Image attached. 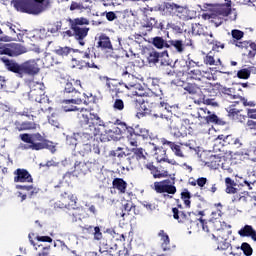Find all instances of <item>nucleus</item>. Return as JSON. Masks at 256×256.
Returning <instances> with one entry per match:
<instances>
[{
	"label": "nucleus",
	"instance_id": "774afa93",
	"mask_svg": "<svg viewBox=\"0 0 256 256\" xmlns=\"http://www.w3.org/2000/svg\"><path fill=\"white\" fill-rule=\"evenodd\" d=\"M246 111L249 119H256V108H248Z\"/></svg>",
	"mask_w": 256,
	"mask_h": 256
},
{
	"label": "nucleus",
	"instance_id": "e2e57ef3",
	"mask_svg": "<svg viewBox=\"0 0 256 256\" xmlns=\"http://www.w3.org/2000/svg\"><path fill=\"white\" fill-rule=\"evenodd\" d=\"M246 131H249L251 135H256V121L248 120L246 123Z\"/></svg>",
	"mask_w": 256,
	"mask_h": 256
},
{
	"label": "nucleus",
	"instance_id": "a211bd4d",
	"mask_svg": "<svg viewBox=\"0 0 256 256\" xmlns=\"http://www.w3.org/2000/svg\"><path fill=\"white\" fill-rule=\"evenodd\" d=\"M96 47L97 49H100V51H103V53H113V51H115L113 43H111V38L105 33L100 34L98 37Z\"/></svg>",
	"mask_w": 256,
	"mask_h": 256
},
{
	"label": "nucleus",
	"instance_id": "e433bc0d",
	"mask_svg": "<svg viewBox=\"0 0 256 256\" xmlns=\"http://www.w3.org/2000/svg\"><path fill=\"white\" fill-rule=\"evenodd\" d=\"M161 143L162 145H167L168 147H170L176 157H185V155H183V151H181V146L175 144V142L169 141L165 138H161Z\"/></svg>",
	"mask_w": 256,
	"mask_h": 256
},
{
	"label": "nucleus",
	"instance_id": "f03ea898",
	"mask_svg": "<svg viewBox=\"0 0 256 256\" xmlns=\"http://www.w3.org/2000/svg\"><path fill=\"white\" fill-rule=\"evenodd\" d=\"M1 61L4 63L8 71H11V73H16V75L20 78L25 77V75H29V77H35V75H39V71H41L37 60L35 59L27 60L22 64H19L5 57H2Z\"/></svg>",
	"mask_w": 256,
	"mask_h": 256
},
{
	"label": "nucleus",
	"instance_id": "ddd939ff",
	"mask_svg": "<svg viewBox=\"0 0 256 256\" xmlns=\"http://www.w3.org/2000/svg\"><path fill=\"white\" fill-rule=\"evenodd\" d=\"M27 53V48L20 43H8L0 46V55H8V57H19Z\"/></svg>",
	"mask_w": 256,
	"mask_h": 256
},
{
	"label": "nucleus",
	"instance_id": "cd10ccee",
	"mask_svg": "<svg viewBox=\"0 0 256 256\" xmlns=\"http://www.w3.org/2000/svg\"><path fill=\"white\" fill-rule=\"evenodd\" d=\"M144 167L150 171V173H151V175H153L154 179H163L164 177L169 176L168 171L161 172L159 170V168H157L155 165H153V162H148L147 164L144 165Z\"/></svg>",
	"mask_w": 256,
	"mask_h": 256
},
{
	"label": "nucleus",
	"instance_id": "3c124183",
	"mask_svg": "<svg viewBox=\"0 0 256 256\" xmlns=\"http://www.w3.org/2000/svg\"><path fill=\"white\" fill-rule=\"evenodd\" d=\"M218 15H221L222 17H229L231 15V4L226 3L218 7L217 9Z\"/></svg>",
	"mask_w": 256,
	"mask_h": 256
},
{
	"label": "nucleus",
	"instance_id": "7c9ffc66",
	"mask_svg": "<svg viewBox=\"0 0 256 256\" xmlns=\"http://www.w3.org/2000/svg\"><path fill=\"white\" fill-rule=\"evenodd\" d=\"M158 237H160L161 249L163 251H171V239L169 238V234L166 233L165 230H160Z\"/></svg>",
	"mask_w": 256,
	"mask_h": 256
},
{
	"label": "nucleus",
	"instance_id": "13d9d810",
	"mask_svg": "<svg viewBox=\"0 0 256 256\" xmlns=\"http://www.w3.org/2000/svg\"><path fill=\"white\" fill-rule=\"evenodd\" d=\"M247 194H245V192H239V190L237 191V193H234L233 197H232V203H239L240 201H243L244 203L247 202Z\"/></svg>",
	"mask_w": 256,
	"mask_h": 256
},
{
	"label": "nucleus",
	"instance_id": "69168bd1",
	"mask_svg": "<svg viewBox=\"0 0 256 256\" xmlns=\"http://www.w3.org/2000/svg\"><path fill=\"white\" fill-rule=\"evenodd\" d=\"M83 9H85L83 3L72 1L70 5V11H83Z\"/></svg>",
	"mask_w": 256,
	"mask_h": 256
},
{
	"label": "nucleus",
	"instance_id": "8fccbe9b",
	"mask_svg": "<svg viewBox=\"0 0 256 256\" xmlns=\"http://www.w3.org/2000/svg\"><path fill=\"white\" fill-rule=\"evenodd\" d=\"M180 197H181L185 207L187 209H189L191 207V192H189L188 189H184L181 192Z\"/></svg>",
	"mask_w": 256,
	"mask_h": 256
},
{
	"label": "nucleus",
	"instance_id": "2f4dec72",
	"mask_svg": "<svg viewBox=\"0 0 256 256\" xmlns=\"http://www.w3.org/2000/svg\"><path fill=\"white\" fill-rule=\"evenodd\" d=\"M135 206L133 205V202L126 201L124 204H122L121 209H119L116 212L117 217H122L125 221V217H129V212L134 209Z\"/></svg>",
	"mask_w": 256,
	"mask_h": 256
},
{
	"label": "nucleus",
	"instance_id": "680f3d73",
	"mask_svg": "<svg viewBox=\"0 0 256 256\" xmlns=\"http://www.w3.org/2000/svg\"><path fill=\"white\" fill-rule=\"evenodd\" d=\"M161 57V55L159 54V52L157 51H152L149 53L147 59H148V63H159V58Z\"/></svg>",
	"mask_w": 256,
	"mask_h": 256
},
{
	"label": "nucleus",
	"instance_id": "37998d69",
	"mask_svg": "<svg viewBox=\"0 0 256 256\" xmlns=\"http://www.w3.org/2000/svg\"><path fill=\"white\" fill-rule=\"evenodd\" d=\"M225 145H230L231 147H233V149H240V147H243V143L241 142V139L231 134L226 136Z\"/></svg>",
	"mask_w": 256,
	"mask_h": 256
},
{
	"label": "nucleus",
	"instance_id": "49530a36",
	"mask_svg": "<svg viewBox=\"0 0 256 256\" xmlns=\"http://www.w3.org/2000/svg\"><path fill=\"white\" fill-rule=\"evenodd\" d=\"M188 75L190 79H194L195 81H199V83H204L203 79H205V76L203 75V72L199 68L192 69L188 72Z\"/></svg>",
	"mask_w": 256,
	"mask_h": 256
},
{
	"label": "nucleus",
	"instance_id": "4d7b16f0",
	"mask_svg": "<svg viewBox=\"0 0 256 256\" xmlns=\"http://www.w3.org/2000/svg\"><path fill=\"white\" fill-rule=\"evenodd\" d=\"M89 123H94V125H99L100 127L105 126V122L101 120V117H99V114L97 113H90Z\"/></svg>",
	"mask_w": 256,
	"mask_h": 256
},
{
	"label": "nucleus",
	"instance_id": "473e14b6",
	"mask_svg": "<svg viewBox=\"0 0 256 256\" xmlns=\"http://www.w3.org/2000/svg\"><path fill=\"white\" fill-rule=\"evenodd\" d=\"M89 165H91V163L76 161L74 164V171L78 175H87V173H91Z\"/></svg>",
	"mask_w": 256,
	"mask_h": 256
},
{
	"label": "nucleus",
	"instance_id": "39448f33",
	"mask_svg": "<svg viewBox=\"0 0 256 256\" xmlns=\"http://www.w3.org/2000/svg\"><path fill=\"white\" fill-rule=\"evenodd\" d=\"M19 139H21L23 143L28 144L24 149H31L32 151H41L43 149L53 151V149H55V146H53L49 140L45 139L41 133L20 134Z\"/></svg>",
	"mask_w": 256,
	"mask_h": 256
},
{
	"label": "nucleus",
	"instance_id": "0e129e2a",
	"mask_svg": "<svg viewBox=\"0 0 256 256\" xmlns=\"http://www.w3.org/2000/svg\"><path fill=\"white\" fill-rule=\"evenodd\" d=\"M113 109L114 111H123V109H125V102L119 98L115 99L113 103Z\"/></svg>",
	"mask_w": 256,
	"mask_h": 256
},
{
	"label": "nucleus",
	"instance_id": "c85d7f7f",
	"mask_svg": "<svg viewBox=\"0 0 256 256\" xmlns=\"http://www.w3.org/2000/svg\"><path fill=\"white\" fill-rule=\"evenodd\" d=\"M245 46H239L238 49L246 51L248 59H254L256 55V43L251 40H244Z\"/></svg>",
	"mask_w": 256,
	"mask_h": 256
},
{
	"label": "nucleus",
	"instance_id": "de8ad7c7",
	"mask_svg": "<svg viewBox=\"0 0 256 256\" xmlns=\"http://www.w3.org/2000/svg\"><path fill=\"white\" fill-rule=\"evenodd\" d=\"M169 49L174 47L177 53H183L185 51V46H183V42L181 39H174L168 41Z\"/></svg>",
	"mask_w": 256,
	"mask_h": 256
},
{
	"label": "nucleus",
	"instance_id": "2eb2a0df",
	"mask_svg": "<svg viewBox=\"0 0 256 256\" xmlns=\"http://www.w3.org/2000/svg\"><path fill=\"white\" fill-rule=\"evenodd\" d=\"M154 191H156V193H167L168 195H175V193H177L175 178L154 182Z\"/></svg>",
	"mask_w": 256,
	"mask_h": 256
},
{
	"label": "nucleus",
	"instance_id": "423d86ee",
	"mask_svg": "<svg viewBox=\"0 0 256 256\" xmlns=\"http://www.w3.org/2000/svg\"><path fill=\"white\" fill-rule=\"evenodd\" d=\"M200 225L202 226L203 231L210 233V235H231L233 230H231V225L221 222L219 219L205 220L203 218H198Z\"/></svg>",
	"mask_w": 256,
	"mask_h": 256
},
{
	"label": "nucleus",
	"instance_id": "0eeeda50",
	"mask_svg": "<svg viewBox=\"0 0 256 256\" xmlns=\"http://www.w3.org/2000/svg\"><path fill=\"white\" fill-rule=\"evenodd\" d=\"M45 0H16L14 7L20 13H27L28 15H41L45 11Z\"/></svg>",
	"mask_w": 256,
	"mask_h": 256
},
{
	"label": "nucleus",
	"instance_id": "338daca9",
	"mask_svg": "<svg viewBox=\"0 0 256 256\" xmlns=\"http://www.w3.org/2000/svg\"><path fill=\"white\" fill-rule=\"evenodd\" d=\"M241 103L243 104L244 107H256V101L255 100H249L245 97L242 96L240 98Z\"/></svg>",
	"mask_w": 256,
	"mask_h": 256
},
{
	"label": "nucleus",
	"instance_id": "6e6552de",
	"mask_svg": "<svg viewBox=\"0 0 256 256\" xmlns=\"http://www.w3.org/2000/svg\"><path fill=\"white\" fill-rule=\"evenodd\" d=\"M191 125L188 118L182 119L179 116H170L168 127L174 137H186L187 128Z\"/></svg>",
	"mask_w": 256,
	"mask_h": 256
},
{
	"label": "nucleus",
	"instance_id": "6ab92c4d",
	"mask_svg": "<svg viewBox=\"0 0 256 256\" xmlns=\"http://www.w3.org/2000/svg\"><path fill=\"white\" fill-rule=\"evenodd\" d=\"M71 51H73V53H81L83 55V59H91V48L81 51L79 49H72L71 47L65 46L56 49L55 53L59 55V57H67Z\"/></svg>",
	"mask_w": 256,
	"mask_h": 256
},
{
	"label": "nucleus",
	"instance_id": "c9c22d12",
	"mask_svg": "<svg viewBox=\"0 0 256 256\" xmlns=\"http://www.w3.org/2000/svg\"><path fill=\"white\" fill-rule=\"evenodd\" d=\"M240 237H251L252 241H256V231L251 225H245L238 231Z\"/></svg>",
	"mask_w": 256,
	"mask_h": 256
},
{
	"label": "nucleus",
	"instance_id": "c756f323",
	"mask_svg": "<svg viewBox=\"0 0 256 256\" xmlns=\"http://www.w3.org/2000/svg\"><path fill=\"white\" fill-rule=\"evenodd\" d=\"M224 95H227L230 99H239L243 97V89L241 87L225 88Z\"/></svg>",
	"mask_w": 256,
	"mask_h": 256
},
{
	"label": "nucleus",
	"instance_id": "dca6fc26",
	"mask_svg": "<svg viewBox=\"0 0 256 256\" xmlns=\"http://www.w3.org/2000/svg\"><path fill=\"white\" fill-rule=\"evenodd\" d=\"M153 29H160V31H164L165 24L156 20L155 17L147 18L140 26V33H142L143 37H147V35H149Z\"/></svg>",
	"mask_w": 256,
	"mask_h": 256
},
{
	"label": "nucleus",
	"instance_id": "5701e85b",
	"mask_svg": "<svg viewBox=\"0 0 256 256\" xmlns=\"http://www.w3.org/2000/svg\"><path fill=\"white\" fill-rule=\"evenodd\" d=\"M147 157H149V154L147 151L141 147L139 148H132L131 153L129 154V157L127 160L131 164L132 161H145L147 160Z\"/></svg>",
	"mask_w": 256,
	"mask_h": 256
},
{
	"label": "nucleus",
	"instance_id": "1a4fd4ad",
	"mask_svg": "<svg viewBox=\"0 0 256 256\" xmlns=\"http://www.w3.org/2000/svg\"><path fill=\"white\" fill-rule=\"evenodd\" d=\"M68 97L70 98L62 101V103L64 104L63 109L66 112L77 111V106L73 105H81L82 103L84 105H89V100H87L85 93H81L77 89L74 92H72L71 95ZM71 103L73 105H71Z\"/></svg>",
	"mask_w": 256,
	"mask_h": 256
},
{
	"label": "nucleus",
	"instance_id": "f704fd0d",
	"mask_svg": "<svg viewBox=\"0 0 256 256\" xmlns=\"http://www.w3.org/2000/svg\"><path fill=\"white\" fill-rule=\"evenodd\" d=\"M207 85V82H199L198 84L195 83H188L185 87L184 90L187 91L190 95H197L203 87Z\"/></svg>",
	"mask_w": 256,
	"mask_h": 256
},
{
	"label": "nucleus",
	"instance_id": "4468645a",
	"mask_svg": "<svg viewBox=\"0 0 256 256\" xmlns=\"http://www.w3.org/2000/svg\"><path fill=\"white\" fill-rule=\"evenodd\" d=\"M129 134L127 136V140L131 147H137L139 143V137H142V139H149L151 135L149 134V130L145 128H128Z\"/></svg>",
	"mask_w": 256,
	"mask_h": 256
},
{
	"label": "nucleus",
	"instance_id": "9d476101",
	"mask_svg": "<svg viewBox=\"0 0 256 256\" xmlns=\"http://www.w3.org/2000/svg\"><path fill=\"white\" fill-rule=\"evenodd\" d=\"M171 109V105L165 101L159 102L156 106H153L152 110H149V108H144L142 114L148 115V113H152L153 117L156 119H166L169 123V111Z\"/></svg>",
	"mask_w": 256,
	"mask_h": 256
},
{
	"label": "nucleus",
	"instance_id": "052dcab7",
	"mask_svg": "<svg viewBox=\"0 0 256 256\" xmlns=\"http://www.w3.org/2000/svg\"><path fill=\"white\" fill-rule=\"evenodd\" d=\"M240 249H241V251H243L244 255H246V256L253 255V248L247 242L242 243Z\"/></svg>",
	"mask_w": 256,
	"mask_h": 256
},
{
	"label": "nucleus",
	"instance_id": "ea45409f",
	"mask_svg": "<svg viewBox=\"0 0 256 256\" xmlns=\"http://www.w3.org/2000/svg\"><path fill=\"white\" fill-rule=\"evenodd\" d=\"M16 189H19L20 191H28V197L30 199H33V197H35V195H37L39 191H41V189L35 187L34 185H16Z\"/></svg>",
	"mask_w": 256,
	"mask_h": 256
},
{
	"label": "nucleus",
	"instance_id": "f8f14e48",
	"mask_svg": "<svg viewBox=\"0 0 256 256\" xmlns=\"http://www.w3.org/2000/svg\"><path fill=\"white\" fill-rule=\"evenodd\" d=\"M172 216L175 221L187 226L193 225V223H197L199 221L195 212H184L179 210V208H172Z\"/></svg>",
	"mask_w": 256,
	"mask_h": 256
},
{
	"label": "nucleus",
	"instance_id": "603ef678",
	"mask_svg": "<svg viewBox=\"0 0 256 256\" xmlns=\"http://www.w3.org/2000/svg\"><path fill=\"white\" fill-rule=\"evenodd\" d=\"M158 11L165 16L171 15V13H173V4L164 3L158 7Z\"/></svg>",
	"mask_w": 256,
	"mask_h": 256
},
{
	"label": "nucleus",
	"instance_id": "72a5a7b5",
	"mask_svg": "<svg viewBox=\"0 0 256 256\" xmlns=\"http://www.w3.org/2000/svg\"><path fill=\"white\" fill-rule=\"evenodd\" d=\"M208 180L205 177H200L197 179V185L198 187H200V189L203 191H206L207 193H212L215 194L217 193V184H211L210 188H205V186L207 185Z\"/></svg>",
	"mask_w": 256,
	"mask_h": 256
},
{
	"label": "nucleus",
	"instance_id": "a19ab883",
	"mask_svg": "<svg viewBox=\"0 0 256 256\" xmlns=\"http://www.w3.org/2000/svg\"><path fill=\"white\" fill-rule=\"evenodd\" d=\"M84 230L87 233H92L94 237V241H101L103 239V232H101V228L99 226H85Z\"/></svg>",
	"mask_w": 256,
	"mask_h": 256
},
{
	"label": "nucleus",
	"instance_id": "4c0bfd02",
	"mask_svg": "<svg viewBox=\"0 0 256 256\" xmlns=\"http://www.w3.org/2000/svg\"><path fill=\"white\" fill-rule=\"evenodd\" d=\"M112 188L123 195L127 193V182L124 181L123 178H114L112 181Z\"/></svg>",
	"mask_w": 256,
	"mask_h": 256
},
{
	"label": "nucleus",
	"instance_id": "a18cd8bd",
	"mask_svg": "<svg viewBox=\"0 0 256 256\" xmlns=\"http://www.w3.org/2000/svg\"><path fill=\"white\" fill-rule=\"evenodd\" d=\"M204 64L205 65H210V66H217V65H221V59L217 58V60L215 59V53L214 52H209L208 54H206V56L204 57Z\"/></svg>",
	"mask_w": 256,
	"mask_h": 256
},
{
	"label": "nucleus",
	"instance_id": "864d4df0",
	"mask_svg": "<svg viewBox=\"0 0 256 256\" xmlns=\"http://www.w3.org/2000/svg\"><path fill=\"white\" fill-rule=\"evenodd\" d=\"M119 246H117V244H109V243H105L102 242L100 244V251H103V253H113L114 251H117Z\"/></svg>",
	"mask_w": 256,
	"mask_h": 256
},
{
	"label": "nucleus",
	"instance_id": "7ed1b4c3",
	"mask_svg": "<svg viewBox=\"0 0 256 256\" xmlns=\"http://www.w3.org/2000/svg\"><path fill=\"white\" fill-rule=\"evenodd\" d=\"M57 188L60 189L61 195L60 199L54 203V209H66L68 215L77 221L79 217L77 211H81V208L77 206V196L65 190V185L57 186Z\"/></svg>",
	"mask_w": 256,
	"mask_h": 256
},
{
	"label": "nucleus",
	"instance_id": "58836bf2",
	"mask_svg": "<svg viewBox=\"0 0 256 256\" xmlns=\"http://www.w3.org/2000/svg\"><path fill=\"white\" fill-rule=\"evenodd\" d=\"M76 87H81V80H73V82H67L64 87V96H71L72 93H74L77 90Z\"/></svg>",
	"mask_w": 256,
	"mask_h": 256
},
{
	"label": "nucleus",
	"instance_id": "f3484780",
	"mask_svg": "<svg viewBox=\"0 0 256 256\" xmlns=\"http://www.w3.org/2000/svg\"><path fill=\"white\" fill-rule=\"evenodd\" d=\"M28 85L30 87V97H32L36 103H41L42 97L45 95L43 83L31 80Z\"/></svg>",
	"mask_w": 256,
	"mask_h": 256
},
{
	"label": "nucleus",
	"instance_id": "f257e3e1",
	"mask_svg": "<svg viewBox=\"0 0 256 256\" xmlns=\"http://www.w3.org/2000/svg\"><path fill=\"white\" fill-rule=\"evenodd\" d=\"M70 29L62 32V36L74 37L75 41L80 45V47H85L87 45V37L91 28L87 27L90 25L91 21L86 17L77 18H67L66 19Z\"/></svg>",
	"mask_w": 256,
	"mask_h": 256
},
{
	"label": "nucleus",
	"instance_id": "aec40b11",
	"mask_svg": "<svg viewBox=\"0 0 256 256\" xmlns=\"http://www.w3.org/2000/svg\"><path fill=\"white\" fill-rule=\"evenodd\" d=\"M208 237L211 239V241H214L218 251H227V249L231 247V243L227 241V238H225V235L223 234H220V233L208 234Z\"/></svg>",
	"mask_w": 256,
	"mask_h": 256
},
{
	"label": "nucleus",
	"instance_id": "6e6d98bb",
	"mask_svg": "<svg viewBox=\"0 0 256 256\" xmlns=\"http://www.w3.org/2000/svg\"><path fill=\"white\" fill-rule=\"evenodd\" d=\"M122 77L124 79H127V77H135V66L134 65H128L121 71Z\"/></svg>",
	"mask_w": 256,
	"mask_h": 256
},
{
	"label": "nucleus",
	"instance_id": "20e7f679",
	"mask_svg": "<svg viewBox=\"0 0 256 256\" xmlns=\"http://www.w3.org/2000/svg\"><path fill=\"white\" fill-rule=\"evenodd\" d=\"M74 139L76 141V149H78V153L82 157H87L90 153L101 155L99 142L93 136H89V134L79 130L78 133H74Z\"/></svg>",
	"mask_w": 256,
	"mask_h": 256
},
{
	"label": "nucleus",
	"instance_id": "09e8293b",
	"mask_svg": "<svg viewBox=\"0 0 256 256\" xmlns=\"http://www.w3.org/2000/svg\"><path fill=\"white\" fill-rule=\"evenodd\" d=\"M126 153L125 150H123L122 147H118L115 150H112L109 152V157H111L112 159H119V161H121V159H123V157H126Z\"/></svg>",
	"mask_w": 256,
	"mask_h": 256
},
{
	"label": "nucleus",
	"instance_id": "bf43d9fd",
	"mask_svg": "<svg viewBox=\"0 0 256 256\" xmlns=\"http://www.w3.org/2000/svg\"><path fill=\"white\" fill-rule=\"evenodd\" d=\"M238 79H249L251 77V69L243 68L237 72Z\"/></svg>",
	"mask_w": 256,
	"mask_h": 256
},
{
	"label": "nucleus",
	"instance_id": "b1692460",
	"mask_svg": "<svg viewBox=\"0 0 256 256\" xmlns=\"http://www.w3.org/2000/svg\"><path fill=\"white\" fill-rule=\"evenodd\" d=\"M198 118L204 119L207 125L211 123H214L215 125H217V123H219V117L216 114H211V111H209L207 108L199 109Z\"/></svg>",
	"mask_w": 256,
	"mask_h": 256
},
{
	"label": "nucleus",
	"instance_id": "79ce46f5",
	"mask_svg": "<svg viewBox=\"0 0 256 256\" xmlns=\"http://www.w3.org/2000/svg\"><path fill=\"white\" fill-rule=\"evenodd\" d=\"M225 185H226L225 192L228 195L235 194L239 191V189L236 188L237 183L235 182V180L231 179V177L225 178Z\"/></svg>",
	"mask_w": 256,
	"mask_h": 256
},
{
	"label": "nucleus",
	"instance_id": "393cba45",
	"mask_svg": "<svg viewBox=\"0 0 256 256\" xmlns=\"http://www.w3.org/2000/svg\"><path fill=\"white\" fill-rule=\"evenodd\" d=\"M140 97H144L142 99V105H145V103H147V105H151L152 106V109L156 105H159V103H161V101H163L162 94H155L153 92H151L149 95H145V93L144 94H140Z\"/></svg>",
	"mask_w": 256,
	"mask_h": 256
},
{
	"label": "nucleus",
	"instance_id": "c03bdc74",
	"mask_svg": "<svg viewBox=\"0 0 256 256\" xmlns=\"http://www.w3.org/2000/svg\"><path fill=\"white\" fill-rule=\"evenodd\" d=\"M152 45H154L156 49H169V41L167 42L161 36L154 37L152 39Z\"/></svg>",
	"mask_w": 256,
	"mask_h": 256
},
{
	"label": "nucleus",
	"instance_id": "5fc2aeb1",
	"mask_svg": "<svg viewBox=\"0 0 256 256\" xmlns=\"http://www.w3.org/2000/svg\"><path fill=\"white\" fill-rule=\"evenodd\" d=\"M206 165L211 169H217L218 167H221V158L216 155L210 156V160L206 162Z\"/></svg>",
	"mask_w": 256,
	"mask_h": 256
},
{
	"label": "nucleus",
	"instance_id": "bb28decb",
	"mask_svg": "<svg viewBox=\"0 0 256 256\" xmlns=\"http://www.w3.org/2000/svg\"><path fill=\"white\" fill-rule=\"evenodd\" d=\"M15 130L16 131H33L37 129V123L35 121H21L16 120L14 122Z\"/></svg>",
	"mask_w": 256,
	"mask_h": 256
},
{
	"label": "nucleus",
	"instance_id": "412c9836",
	"mask_svg": "<svg viewBox=\"0 0 256 256\" xmlns=\"http://www.w3.org/2000/svg\"><path fill=\"white\" fill-rule=\"evenodd\" d=\"M14 183H33V176L27 169L18 168L13 172Z\"/></svg>",
	"mask_w": 256,
	"mask_h": 256
},
{
	"label": "nucleus",
	"instance_id": "a878e982",
	"mask_svg": "<svg viewBox=\"0 0 256 256\" xmlns=\"http://www.w3.org/2000/svg\"><path fill=\"white\" fill-rule=\"evenodd\" d=\"M232 39L230 40V45H234L235 47H245L247 45L246 42L241 41L243 37H245V32L239 29L231 30Z\"/></svg>",
	"mask_w": 256,
	"mask_h": 256
},
{
	"label": "nucleus",
	"instance_id": "4be33fe9",
	"mask_svg": "<svg viewBox=\"0 0 256 256\" xmlns=\"http://www.w3.org/2000/svg\"><path fill=\"white\" fill-rule=\"evenodd\" d=\"M229 119L236 123H245L247 121V115L243 114L242 108H226Z\"/></svg>",
	"mask_w": 256,
	"mask_h": 256
},
{
	"label": "nucleus",
	"instance_id": "9b49d317",
	"mask_svg": "<svg viewBox=\"0 0 256 256\" xmlns=\"http://www.w3.org/2000/svg\"><path fill=\"white\" fill-rule=\"evenodd\" d=\"M78 125L79 130L82 133H85L94 139L100 133V130L97 128V125H95V122H89V115L87 114H81L79 116Z\"/></svg>",
	"mask_w": 256,
	"mask_h": 256
}]
</instances>
